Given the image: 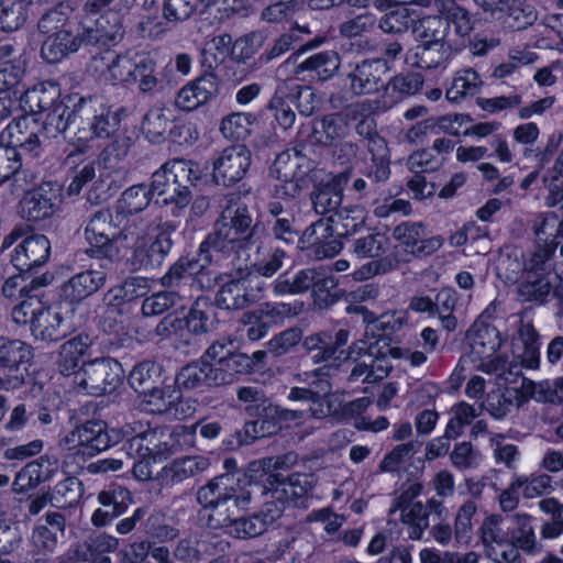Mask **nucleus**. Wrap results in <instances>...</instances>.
<instances>
[{
  "label": "nucleus",
  "instance_id": "obj_5",
  "mask_svg": "<svg viewBox=\"0 0 563 563\" xmlns=\"http://www.w3.org/2000/svg\"><path fill=\"white\" fill-rule=\"evenodd\" d=\"M120 431H109L102 420H87L66 433L58 442L62 451L81 457H92L96 454L117 444Z\"/></svg>",
  "mask_w": 563,
  "mask_h": 563
},
{
  "label": "nucleus",
  "instance_id": "obj_39",
  "mask_svg": "<svg viewBox=\"0 0 563 563\" xmlns=\"http://www.w3.org/2000/svg\"><path fill=\"white\" fill-rule=\"evenodd\" d=\"M206 265L208 264L199 255L198 260L183 256L169 267L167 273L161 278V283L164 287L170 288V290L179 288L178 291L181 292L183 287L194 284L195 276L201 274Z\"/></svg>",
  "mask_w": 563,
  "mask_h": 563
},
{
  "label": "nucleus",
  "instance_id": "obj_36",
  "mask_svg": "<svg viewBox=\"0 0 563 563\" xmlns=\"http://www.w3.org/2000/svg\"><path fill=\"white\" fill-rule=\"evenodd\" d=\"M63 323L64 318L59 309L44 307L41 303V308L34 319H31V332L36 340L44 342L58 341L66 334Z\"/></svg>",
  "mask_w": 563,
  "mask_h": 563
},
{
  "label": "nucleus",
  "instance_id": "obj_51",
  "mask_svg": "<svg viewBox=\"0 0 563 563\" xmlns=\"http://www.w3.org/2000/svg\"><path fill=\"white\" fill-rule=\"evenodd\" d=\"M521 404V394L517 388L493 390L484 402L485 410L496 420L507 417L515 407Z\"/></svg>",
  "mask_w": 563,
  "mask_h": 563
},
{
  "label": "nucleus",
  "instance_id": "obj_62",
  "mask_svg": "<svg viewBox=\"0 0 563 563\" xmlns=\"http://www.w3.org/2000/svg\"><path fill=\"white\" fill-rule=\"evenodd\" d=\"M62 536L63 533L49 530L47 526L35 527L31 538L34 548L33 563L47 562V556L55 551Z\"/></svg>",
  "mask_w": 563,
  "mask_h": 563
},
{
  "label": "nucleus",
  "instance_id": "obj_35",
  "mask_svg": "<svg viewBox=\"0 0 563 563\" xmlns=\"http://www.w3.org/2000/svg\"><path fill=\"white\" fill-rule=\"evenodd\" d=\"M368 109L367 102H357L347 108V112L327 114L321 120V130L323 139L321 142L325 145H333L336 141H341L350 133L347 118L356 119L358 114H363Z\"/></svg>",
  "mask_w": 563,
  "mask_h": 563
},
{
  "label": "nucleus",
  "instance_id": "obj_60",
  "mask_svg": "<svg viewBox=\"0 0 563 563\" xmlns=\"http://www.w3.org/2000/svg\"><path fill=\"white\" fill-rule=\"evenodd\" d=\"M161 373L159 364L154 361H144L136 364L130 372L129 383L136 393L146 395L150 389L156 387L155 383Z\"/></svg>",
  "mask_w": 563,
  "mask_h": 563
},
{
  "label": "nucleus",
  "instance_id": "obj_59",
  "mask_svg": "<svg viewBox=\"0 0 563 563\" xmlns=\"http://www.w3.org/2000/svg\"><path fill=\"white\" fill-rule=\"evenodd\" d=\"M481 539L486 548H489L496 555L501 558V550L507 549L509 541V528L504 530L501 517L492 515L487 517L481 527Z\"/></svg>",
  "mask_w": 563,
  "mask_h": 563
},
{
  "label": "nucleus",
  "instance_id": "obj_10",
  "mask_svg": "<svg viewBox=\"0 0 563 563\" xmlns=\"http://www.w3.org/2000/svg\"><path fill=\"white\" fill-rule=\"evenodd\" d=\"M85 238L89 244L87 254L91 257L111 262L120 258L115 225L108 209H100L90 217L85 229Z\"/></svg>",
  "mask_w": 563,
  "mask_h": 563
},
{
  "label": "nucleus",
  "instance_id": "obj_53",
  "mask_svg": "<svg viewBox=\"0 0 563 563\" xmlns=\"http://www.w3.org/2000/svg\"><path fill=\"white\" fill-rule=\"evenodd\" d=\"M552 288L550 277L522 275L517 287V294L523 302L544 303Z\"/></svg>",
  "mask_w": 563,
  "mask_h": 563
},
{
  "label": "nucleus",
  "instance_id": "obj_4",
  "mask_svg": "<svg viewBox=\"0 0 563 563\" xmlns=\"http://www.w3.org/2000/svg\"><path fill=\"white\" fill-rule=\"evenodd\" d=\"M298 462V454L294 451L271 457L267 461H255L250 464L249 472L258 473L263 471L258 478L263 485L262 493H287L286 486L292 489V493H309L316 485V477L313 474L294 473L284 476L280 473L265 472V466H273L275 470H288L296 465Z\"/></svg>",
  "mask_w": 563,
  "mask_h": 563
},
{
  "label": "nucleus",
  "instance_id": "obj_34",
  "mask_svg": "<svg viewBox=\"0 0 563 563\" xmlns=\"http://www.w3.org/2000/svg\"><path fill=\"white\" fill-rule=\"evenodd\" d=\"M44 4L35 0H2L0 2V30H20L30 15H34Z\"/></svg>",
  "mask_w": 563,
  "mask_h": 563
},
{
  "label": "nucleus",
  "instance_id": "obj_13",
  "mask_svg": "<svg viewBox=\"0 0 563 563\" xmlns=\"http://www.w3.org/2000/svg\"><path fill=\"white\" fill-rule=\"evenodd\" d=\"M345 84L354 96L374 95L384 90V77L390 70L386 59L366 58L349 64Z\"/></svg>",
  "mask_w": 563,
  "mask_h": 563
},
{
  "label": "nucleus",
  "instance_id": "obj_23",
  "mask_svg": "<svg viewBox=\"0 0 563 563\" xmlns=\"http://www.w3.org/2000/svg\"><path fill=\"white\" fill-rule=\"evenodd\" d=\"M219 79L208 73L185 85L176 95L174 104L181 111H194L218 95Z\"/></svg>",
  "mask_w": 563,
  "mask_h": 563
},
{
  "label": "nucleus",
  "instance_id": "obj_47",
  "mask_svg": "<svg viewBox=\"0 0 563 563\" xmlns=\"http://www.w3.org/2000/svg\"><path fill=\"white\" fill-rule=\"evenodd\" d=\"M253 472L250 474L243 472H225L221 475L216 476L198 493H201L203 489H208L210 493H238L245 490L246 485H255L257 486L260 483V478L257 475H253Z\"/></svg>",
  "mask_w": 563,
  "mask_h": 563
},
{
  "label": "nucleus",
  "instance_id": "obj_54",
  "mask_svg": "<svg viewBox=\"0 0 563 563\" xmlns=\"http://www.w3.org/2000/svg\"><path fill=\"white\" fill-rule=\"evenodd\" d=\"M198 424H178L173 428L168 440L162 444V457H167L181 452H188L196 446Z\"/></svg>",
  "mask_w": 563,
  "mask_h": 563
},
{
  "label": "nucleus",
  "instance_id": "obj_57",
  "mask_svg": "<svg viewBox=\"0 0 563 563\" xmlns=\"http://www.w3.org/2000/svg\"><path fill=\"white\" fill-rule=\"evenodd\" d=\"M197 500L206 509H210V519H216L218 523L236 520L234 509L238 507V498L234 495H198Z\"/></svg>",
  "mask_w": 563,
  "mask_h": 563
},
{
  "label": "nucleus",
  "instance_id": "obj_24",
  "mask_svg": "<svg viewBox=\"0 0 563 563\" xmlns=\"http://www.w3.org/2000/svg\"><path fill=\"white\" fill-rule=\"evenodd\" d=\"M341 239L327 218L313 222L302 234V243L318 257H332L339 254L343 247Z\"/></svg>",
  "mask_w": 563,
  "mask_h": 563
},
{
  "label": "nucleus",
  "instance_id": "obj_31",
  "mask_svg": "<svg viewBox=\"0 0 563 563\" xmlns=\"http://www.w3.org/2000/svg\"><path fill=\"white\" fill-rule=\"evenodd\" d=\"M112 18V22L108 16H101L91 25H84L81 30L84 44L110 47L120 43L123 40L124 30L119 16L113 14Z\"/></svg>",
  "mask_w": 563,
  "mask_h": 563
},
{
  "label": "nucleus",
  "instance_id": "obj_55",
  "mask_svg": "<svg viewBox=\"0 0 563 563\" xmlns=\"http://www.w3.org/2000/svg\"><path fill=\"white\" fill-rule=\"evenodd\" d=\"M342 189L335 184H327L318 187L310 195L316 213L322 218H329L342 207Z\"/></svg>",
  "mask_w": 563,
  "mask_h": 563
},
{
  "label": "nucleus",
  "instance_id": "obj_17",
  "mask_svg": "<svg viewBox=\"0 0 563 563\" xmlns=\"http://www.w3.org/2000/svg\"><path fill=\"white\" fill-rule=\"evenodd\" d=\"M418 495H399L396 500V509L400 510L401 520L410 526L409 537L419 540L423 531L429 527V517H441L442 504L433 498L426 503L416 500Z\"/></svg>",
  "mask_w": 563,
  "mask_h": 563
},
{
  "label": "nucleus",
  "instance_id": "obj_16",
  "mask_svg": "<svg viewBox=\"0 0 563 563\" xmlns=\"http://www.w3.org/2000/svg\"><path fill=\"white\" fill-rule=\"evenodd\" d=\"M252 154L244 144L225 147L213 159L212 178L216 184L231 186L244 178L251 166Z\"/></svg>",
  "mask_w": 563,
  "mask_h": 563
},
{
  "label": "nucleus",
  "instance_id": "obj_22",
  "mask_svg": "<svg viewBox=\"0 0 563 563\" xmlns=\"http://www.w3.org/2000/svg\"><path fill=\"white\" fill-rule=\"evenodd\" d=\"M394 238L416 257H427L440 250L444 243L441 235L427 236L421 222H404L393 231Z\"/></svg>",
  "mask_w": 563,
  "mask_h": 563
},
{
  "label": "nucleus",
  "instance_id": "obj_30",
  "mask_svg": "<svg viewBox=\"0 0 563 563\" xmlns=\"http://www.w3.org/2000/svg\"><path fill=\"white\" fill-rule=\"evenodd\" d=\"M60 89L57 84L46 81L24 92L22 97L23 109L29 112L26 115L36 118L43 117L55 106L62 103L59 101Z\"/></svg>",
  "mask_w": 563,
  "mask_h": 563
},
{
  "label": "nucleus",
  "instance_id": "obj_14",
  "mask_svg": "<svg viewBox=\"0 0 563 563\" xmlns=\"http://www.w3.org/2000/svg\"><path fill=\"white\" fill-rule=\"evenodd\" d=\"M168 228L172 225L165 224L154 236L141 240L130 247L128 264L132 271H151L164 263L173 246Z\"/></svg>",
  "mask_w": 563,
  "mask_h": 563
},
{
  "label": "nucleus",
  "instance_id": "obj_19",
  "mask_svg": "<svg viewBox=\"0 0 563 563\" xmlns=\"http://www.w3.org/2000/svg\"><path fill=\"white\" fill-rule=\"evenodd\" d=\"M30 186L19 185L25 196L21 200V214L27 221L38 222L51 218L58 209L59 194L52 184L40 185L33 190Z\"/></svg>",
  "mask_w": 563,
  "mask_h": 563
},
{
  "label": "nucleus",
  "instance_id": "obj_45",
  "mask_svg": "<svg viewBox=\"0 0 563 563\" xmlns=\"http://www.w3.org/2000/svg\"><path fill=\"white\" fill-rule=\"evenodd\" d=\"M214 380L218 386L228 385L234 382L236 375L246 374L253 366V360L239 352H231L221 363H211Z\"/></svg>",
  "mask_w": 563,
  "mask_h": 563
},
{
  "label": "nucleus",
  "instance_id": "obj_20",
  "mask_svg": "<svg viewBox=\"0 0 563 563\" xmlns=\"http://www.w3.org/2000/svg\"><path fill=\"white\" fill-rule=\"evenodd\" d=\"M36 122V118L21 115L12 120L2 133V137H4V133L8 134V143L10 146H16V151H19L20 154L19 156L22 158L24 167H27L29 170L33 167L34 162L42 156L43 146L40 141L38 132L31 131L26 137H22L19 129H27L31 124H35Z\"/></svg>",
  "mask_w": 563,
  "mask_h": 563
},
{
  "label": "nucleus",
  "instance_id": "obj_6",
  "mask_svg": "<svg viewBox=\"0 0 563 563\" xmlns=\"http://www.w3.org/2000/svg\"><path fill=\"white\" fill-rule=\"evenodd\" d=\"M388 236L379 232H368L356 238L351 246L352 253L357 258H378L364 264L353 276L355 279H368L375 275L386 274L399 266V260L394 254L383 256L389 249Z\"/></svg>",
  "mask_w": 563,
  "mask_h": 563
},
{
  "label": "nucleus",
  "instance_id": "obj_28",
  "mask_svg": "<svg viewBox=\"0 0 563 563\" xmlns=\"http://www.w3.org/2000/svg\"><path fill=\"white\" fill-rule=\"evenodd\" d=\"M82 44L81 32L74 33V26L62 29L43 41L41 56L47 63L55 64L77 52Z\"/></svg>",
  "mask_w": 563,
  "mask_h": 563
},
{
  "label": "nucleus",
  "instance_id": "obj_27",
  "mask_svg": "<svg viewBox=\"0 0 563 563\" xmlns=\"http://www.w3.org/2000/svg\"><path fill=\"white\" fill-rule=\"evenodd\" d=\"M95 338L88 333H79L65 341L58 351L57 366L60 374L69 376L78 373L84 357L90 355Z\"/></svg>",
  "mask_w": 563,
  "mask_h": 563
},
{
  "label": "nucleus",
  "instance_id": "obj_52",
  "mask_svg": "<svg viewBox=\"0 0 563 563\" xmlns=\"http://www.w3.org/2000/svg\"><path fill=\"white\" fill-rule=\"evenodd\" d=\"M423 85V78L417 73L398 74L385 82L384 95L394 102L416 95Z\"/></svg>",
  "mask_w": 563,
  "mask_h": 563
},
{
  "label": "nucleus",
  "instance_id": "obj_46",
  "mask_svg": "<svg viewBox=\"0 0 563 563\" xmlns=\"http://www.w3.org/2000/svg\"><path fill=\"white\" fill-rule=\"evenodd\" d=\"M419 43L449 44V22L442 15H427L419 20L415 27Z\"/></svg>",
  "mask_w": 563,
  "mask_h": 563
},
{
  "label": "nucleus",
  "instance_id": "obj_18",
  "mask_svg": "<svg viewBox=\"0 0 563 563\" xmlns=\"http://www.w3.org/2000/svg\"><path fill=\"white\" fill-rule=\"evenodd\" d=\"M514 526L509 527V541L507 549L501 550V561L506 563H520V551L526 554H534L542 550L538 541L531 517L516 515L512 517Z\"/></svg>",
  "mask_w": 563,
  "mask_h": 563
},
{
  "label": "nucleus",
  "instance_id": "obj_43",
  "mask_svg": "<svg viewBox=\"0 0 563 563\" xmlns=\"http://www.w3.org/2000/svg\"><path fill=\"white\" fill-rule=\"evenodd\" d=\"M483 80L473 68L460 69L455 73L445 97L451 103H460L481 91Z\"/></svg>",
  "mask_w": 563,
  "mask_h": 563
},
{
  "label": "nucleus",
  "instance_id": "obj_21",
  "mask_svg": "<svg viewBox=\"0 0 563 563\" xmlns=\"http://www.w3.org/2000/svg\"><path fill=\"white\" fill-rule=\"evenodd\" d=\"M51 255V243L44 234H32L19 243L11 263L20 273H31L45 265Z\"/></svg>",
  "mask_w": 563,
  "mask_h": 563
},
{
  "label": "nucleus",
  "instance_id": "obj_50",
  "mask_svg": "<svg viewBox=\"0 0 563 563\" xmlns=\"http://www.w3.org/2000/svg\"><path fill=\"white\" fill-rule=\"evenodd\" d=\"M152 199L153 196L147 185H133L122 192L115 209L123 217L133 216L145 210Z\"/></svg>",
  "mask_w": 563,
  "mask_h": 563
},
{
  "label": "nucleus",
  "instance_id": "obj_1",
  "mask_svg": "<svg viewBox=\"0 0 563 563\" xmlns=\"http://www.w3.org/2000/svg\"><path fill=\"white\" fill-rule=\"evenodd\" d=\"M264 228L255 222L246 203L231 198L205 240L200 243V258L211 264L223 260L240 258L264 234Z\"/></svg>",
  "mask_w": 563,
  "mask_h": 563
},
{
  "label": "nucleus",
  "instance_id": "obj_37",
  "mask_svg": "<svg viewBox=\"0 0 563 563\" xmlns=\"http://www.w3.org/2000/svg\"><path fill=\"white\" fill-rule=\"evenodd\" d=\"M16 146L0 145V185L13 179V183L19 187L20 181H24L26 186H33L36 180V175L33 170L24 167L22 158L19 156Z\"/></svg>",
  "mask_w": 563,
  "mask_h": 563
},
{
  "label": "nucleus",
  "instance_id": "obj_11",
  "mask_svg": "<svg viewBox=\"0 0 563 563\" xmlns=\"http://www.w3.org/2000/svg\"><path fill=\"white\" fill-rule=\"evenodd\" d=\"M253 282V273L247 265L238 267L235 275L217 291L216 305L221 309L239 310L258 301L263 287L260 282L252 287Z\"/></svg>",
  "mask_w": 563,
  "mask_h": 563
},
{
  "label": "nucleus",
  "instance_id": "obj_56",
  "mask_svg": "<svg viewBox=\"0 0 563 563\" xmlns=\"http://www.w3.org/2000/svg\"><path fill=\"white\" fill-rule=\"evenodd\" d=\"M71 13L73 9L68 3L60 2L56 4L41 15L37 22L38 32L47 37L60 32L62 29L74 26L70 21Z\"/></svg>",
  "mask_w": 563,
  "mask_h": 563
},
{
  "label": "nucleus",
  "instance_id": "obj_25",
  "mask_svg": "<svg viewBox=\"0 0 563 563\" xmlns=\"http://www.w3.org/2000/svg\"><path fill=\"white\" fill-rule=\"evenodd\" d=\"M253 246H255L253 257L247 255L250 261L247 266L253 273V279H257V276H274L282 268L286 252L273 244V239L265 233L261 235Z\"/></svg>",
  "mask_w": 563,
  "mask_h": 563
},
{
  "label": "nucleus",
  "instance_id": "obj_9",
  "mask_svg": "<svg viewBox=\"0 0 563 563\" xmlns=\"http://www.w3.org/2000/svg\"><path fill=\"white\" fill-rule=\"evenodd\" d=\"M355 132L363 139L364 145L371 155L364 175L372 184L385 183L390 177V156L387 142L377 132L374 118L363 117L355 125Z\"/></svg>",
  "mask_w": 563,
  "mask_h": 563
},
{
  "label": "nucleus",
  "instance_id": "obj_12",
  "mask_svg": "<svg viewBox=\"0 0 563 563\" xmlns=\"http://www.w3.org/2000/svg\"><path fill=\"white\" fill-rule=\"evenodd\" d=\"M314 46L316 44L312 42L301 45L287 58V63L295 65L294 74L302 80H329L340 67V56L335 51L318 52L308 56L302 62H298L306 51Z\"/></svg>",
  "mask_w": 563,
  "mask_h": 563
},
{
  "label": "nucleus",
  "instance_id": "obj_26",
  "mask_svg": "<svg viewBox=\"0 0 563 563\" xmlns=\"http://www.w3.org/2000/svg\"><path fill=\"white\" fill-rule=\"evenodd\" d=\"M518 341L522 350L514 351L515 360L510 373L518 374L519 368L537 369L540 366V335L531 322L521 321L518 328Z\"/></svg>",
  "mask_w": 563,
  "mask_h": 563
},
{
  "label": "nucleus",
  "instance_id": "obj_40",
  "mask_svg": "<svg viewBox=\"0 0 563 563\" xmlns=\"http://www.w3.org/2000/svg\"><path fill=\"white\" fill-rule=\"evenodd\" d=\"M454 49L453 45L419 43L415 49L407 54L406 60L421 69H432L444 65Z\"/></svg>",
  "mask_w": 563,
  "mask_h": 563
},
{
  "label": "nucleus",
  "instance_id": "obj_41",
  "mask_svg": "<svg viewBox=\"0 0 563 563\" xmlns=\"http://www.w3.org/2000/svg\"><path fill=\"white\" fill-rule=\"evenodd\" d=\"M36 119L37 121H43L41 131L47 136L55 137L64 133L71 124L76 125L78 129L80 114L77 112V102L73 104V109L62 102L55 106V108L49 110L45 115Z\"/></svg>",
  "mask_w": 563,
  "mask_h": 563
},
{
  "label": "nucleus",
  "instance_id": "obj_63",
  "mask_svg": "<svg viewBox=\"0 0 563 563\" xmlns=\"http://www.w3.org/2000/svg\"><path fill=\"white\" fill-rule=\"evenodd\" d=\"M141 129L145 137L152 143H161L169 131V119L162 107L151 108L143 118Z\"/></svg>",
  "mask_w": 563,
  "mask_h": 563
},
{
  "label": "nucleus",
  "instance_id": "obj_42",
  "mask_svg": "<svg viewBox=\"0 0 563 563\" xmlns=\"http://www.w3.org/2000/svg\"><path fill=\"white\" fill-rule=\"evenodd\" d=\"M122 449L131 460L153 457L156 461L162 457V442L157 432L150 428L129 438Z\"/></svg>",
  "mask_w": 563,
  "mask_h": 563
},
{
  "label": "nucleus",
  "instance_id": "obj_7",
  "mask_svg": "<svg viewBox=\"0 0 563 563\" xmlns=\"http://www.w3.org/2000/svg\"><path fill=\"white\" fill-rule=\"evenodd\" d=\"M124 371L112 357H97L82 363L75 376L78 389L87 395L101 396L113 393L122 383Z\"/></svg>",
  "mask_w": 563,
  "mask_h": 563
},
{
  "label": "nucleus",
  "instance_id": "obj_44",
  "mask_svg": "<svg viewBox=\"0 0 563 563\" xmlns=\"http://www.w3.org/2000/svg\"><path fill=\"white\" fill-rule=\"evenodd\" d=\"M312 288L313 303L319 309H327L339 302L344 291L339 287L338 279L332 274H325L316 269Z\"/></svg>",
  "mask_w": 563,
  "mask_h": 563
},
{
  "label": "nucleus",
  "instance_id": "obj_33",
  "mask_svg": "<svg viewBox=\"0 0 563 563\" xmlns=\"http://www.w3.org/2000/svg\"><path fill=\"white\" fill-rule=\"evenodd\" d=\"M183 332L201 335L214 330L217 312L214 305L206 297H198L188 313L180 318Z\"/></svg>",
  "mask_w": 563,
  "mask_h": 563
},
{
  "label": "nucleus",
  "instance_id": "obj_64",
  "mask_svg": "<svg viewBox=\"0 0 563 563\" xmlns=\"http://www.w3.org/2000/svg\"><path fill=\"white\" fill-rule=\"evenodd\" d=\"M422 442L409 440L406 443L397 444L388 452L379 463L382 472H399L401 465L415 456L421 449Z\"/></svg>",
  "mask_w": 563,
  "mask_h": 563
},
{
  "label": "nucleus",
  "instance_id": "obj_3",
  "mask_svg": "<svg viewBox=\"0 0 563 563\" xmlns=\"http://www.w3.org/2000/svg\"><path fill=\"white\" fill-rule=\"evenodd\" d=\"M77 112L80 114L78 131L75 133L78 141L110 137L128 115L124 107L114 108L92 98H79Z\"/></svg>",
  "mask_w": 563,
  "mask_h": 563
},
{
  "label": "nucleus",
  "instance_id": "obj_61",
  "mask_svg": "<svg viewBox=\"0 0 563 563\" xmlns=\"http://www.w3.org/2000/svg\"><path fill=\"white\" fill-rule=\"evenodd\" d=\"M457 303V292L451 287L442 288L433 300L434 317L437 316L446 331H453L456 328L457 320L453 314Z\"/></svg>",
  "mask_w": 563,
  "mask_h": 563
},
{
  "label": "nucleus",
  "instance_id": "obj_2",
  "mask_svg": "<svg viewBox=\"0 0 563 563\" xmlns=\"http://www.w3.org/2000/svg\"><path fill=\"white\" fill-rule=\"evenodd\" d=\"M470 352L461 362H470L475 371L485 374H498L508 363L505 355L498 354L503 339L498 329L483 320H476L466 334Z\"/></svg>",
  "mask_w": 563,
  "mask_h": 563
},
{
  "label": "nucleus",
  "instance_id": "obj_29",
  "mask_svg": "<svg viewBox=\"0 0 563 563\" xmlns=\"http://www.w3.org/2000/svg\"><path fill=\"white\" fill-rule=\"evenodd\" d=\"M107 274L102 269H86L71 276L63 286L66 299L71 302H81L102 288Z\"/></svg>",
  "mask_w": 563,
  "mask_h": 563
},
{
  "label": "nucleus",
  "instance_id": "obj_49",
  "mask_svg": "<svg viewBox=\"0 0 563 563\" xmlns=\"http://www.w3.org/2000/svg\"><path fill=\"white\" fill-rule=\"evenodd\" d=\"M341 238L356 233L365 224L364 210L358 206H342L336 212L327 218Z\"/></svg>",
  "mask_w": 563,
  "mask_h": 563
},
{
  "label": "nucleus",
  "instance_id": "obj_32",
  "mask_svg": "<svg viewBox=\"0 0 563 563\" xmlns=\"http://www.w3.org/2000/svg\"><path fill=\"white\" fill-rule=\"evenodd\" d=\"M443 16L449 22L450 43L454 51H461L467 46L473 22L467 10L460 7L454 0H449L443 5Z\"/></svg>",
  "mask_w": 563,
  "mask_h": 563
},
{
  "label": "nucleus",
  "instance_id": "obj_8",
  "mask_svg": "<svg viewBox=\"0 0 563 563\" xmlns=\"http://www.w3.org/2000/svg\"><path fill=\"white\" fill-rule=\"evenodd\" d=\"M33 357L32 347L16 339L0 336V390L20 389L29 375L21 366Z\"/></svg>",
  "mask_w": 563,
  "mask_h": 563
},
{
  "label": "nucleus",
  "instance_id": "obj_15",
  "mask_svg": "<svg viewBox=\"0 0 563 563\" xmlns=\"http://www.w3.org/2000/svg\"><path fill=\"white\" fill-rule=\"evenodd\" d=\"M142 55V52L126 51L117 54L107 49L91 58L90 67L104 76V79L112 85H130L135 79L133 75Z\"/></svg>",
  "mask_w": 563,
  "mask_h": 563
},
{
  "label": "nucleus",
  "instance_id": "obj_38",
  "mask_svg": "<svg viewBox=\"0 0 563 563\" xmlns=\"http://www.w3.org/2000/svg\"><path fill=\"white\" fill-rule=\"evenodd\" d=\"M212 368L211 363L198 360L184 366L177 373L175 383L180 390L187 391L218 386Z\"/></svg>",
  "mask_w": 563,
  "mask_h": 563
},
{
  "label": "nucleus",
  "instance_id": "obj_48",
  "mask_svg": "<svg viewBox=\"0 0 563 563\" xmlns=\"http://www.w3.org/2000/svg\"><path fill=\"white\" fill-rule=\"evenodd\" d=\"M133 77L135 79L132 84H136L137 91L142 96L153 97L162 88V82L157 75L156 60L148 53H143Z\"/></svg>",
  "mask_w": 563,
  "mask_h": 563
},
{
  "label": "nucleus",
  "instance_id": "obj_58",
  "mask_svg": "<svg viewBox=\"0 0 563 563\" xmlns=\"http://www.w3.org/2000/svg\"><path fill=\"white\" fill-rule=\"evenodd\" d=\"M256 115L250 112H232L222 118L220 132L228 140L241 141L251 135Z\"/></svg>",
  "mask_w": 563,
  "mask_h": 563
}]
</instances>
